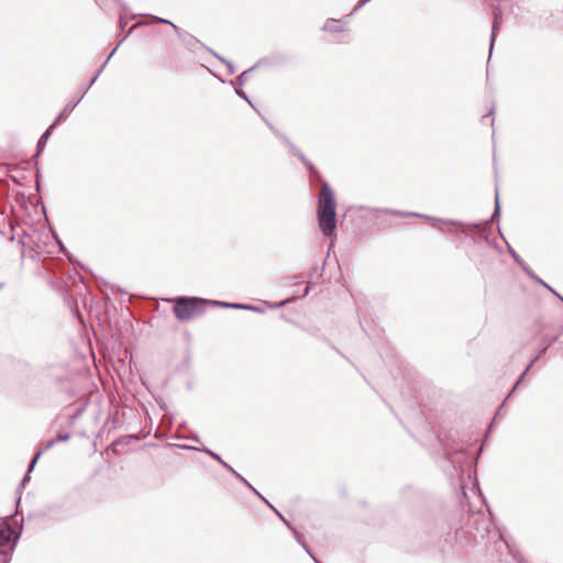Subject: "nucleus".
Wrapping results in <instances>:
<instances>
[{
	"instance_id": "f257e3e1",
	"label": "nucleus",
	"mask_w": 563,
	"mask_h": 563,
	"mask_svg": "<svg viewBox=\"0 0 563 563\" xmlns=\"http://www.w3.org/2000/svg\"><path fill=\"white\" fill-rule=\"evenodd\" d=\"M437 449L433 452L435 463L450 478L462 477L464 467H476L483 448L477 445V437L471 432L449 429L434 433Z\"/></svg>"
},
{
	"instance_id": "f03ea898",
	"label": "nucleus",
	"mask_w": 563,
	"mask_h": 563,
	"mask_svg": "<svg viewBox=\"0 0 563 563\" xmlns=\"http://www.w3.org/2000/svg\"><path fill=\"white\" fill-rule=\"evenodd\" d=\"M489 518L482 510L474 511L471 506L461 503L450 521V529L455 531L456 537L465 542L481 544L485 538L492 534V527L495 525L493 515L488 509Z\"/></svg>"
},
{
	"instance_id": "7ed1b4c3",
	"label": "nucleus",
	"mask_w": 563,
	"mask_h": 563,
	"mask_svg": "<svg viewBox=\"0 0 563 563\" xmlns=\"http://www.w3.org/2000/svg\"><path fill=\"white\" fill-rule=\"evenodd\" d=\"M166 301L173 303V313L180 322H188L202 317L208 308H219L218 299H207L198 296L181 295L168 298Z\"/></svg>"
},
{
	"instance_id": "20e7f679",
	"label": "nucleus",
	"mask_w": 563,
	"mask_h": 563,
	"mask_svg": "<svg viewBox=\"0 0 563 563\" xmlns=\"http://www.w3.org/2000/svg\"><path fill=\"white\" fill-rule=\"evenodd\" d=\"M336 203L334 192L327 181H323L318 199V224L325 236H330L336 229Z\"/></svg>"
},
{
	"instance_id": "39448f33",
	"label": "nucleus",
	"mask_w": 563,
	"mask_h": 563,
	"mask_svg": "<svg viewBox=\"0 0 563 563\" xmlns=\"http://www.w3.org/2000/svg\"><path fill=\"white\" fill-rule=\"evenodd\" d=\"M384 212L388 213V214H396V216L423 217V218H426L428 220H431L433 222H441V223L457 225V227H461L463 229V232L465 234H467V230L473 229L476 233L479 234L481 238H484V239L487 240L488 235L490 233V222L499 220V217H500V203H499L498 191L496 190L494 212H493V214L490 217L489 222H486L484 224H481V223L465 224V223H463L461 221L445 220V219H439V218H430V217H427V216H421L420 213H416V212H402V211L394 210V209H386V210H384Z\"/></svg>"
},
{
	"instance_id": "423d86ee",
	"label": "nucleus",
	"mask_w": 563,
	"mask_h": 563,
	"mask_svg": "<svg viewBox=\"0 0 563 563\" xmlns=\"http://www.w3.org/2000/svg\"><path fill=\"white\" fill-rule=\"evenodd\" d=\"M56 286V290L63 292L66 298L68 306L70 307L71 311L76 313L77 310H79V307L82 306L84 308H88L92 306V295L89 291L88 285L89 284H81L85 292H82V289H79L76 292V296H74V289L73 286L75 284H53ZM76 286H79V284H76Z\"/></svg>"
},
{
	"instance_id": "0eeeda50",
	"label": "nucleus",
	"mask_w": 563,
	"mask_h": 563,
	"mask_svg": "<svg viewBox=\"0 0 563 563\" xmlns=\"http://www.w3.org/2000/svg\"><path fill=\"white\" fill-rule=\"evenodd\" d=\"M77 107V102L74 104H66V107L63 109V111L58 114V117L55 119V121L46 129V131L42 134L40 140L36 144V155L40 156L42 151L44 150L47 140L49 139L53 130L56 128L57 123L65 117H67L70 112L74 111V109Z\"/></svg>"
},
{
	"instance_id": "6e6552de",
	"label": "nucleus",
	"mask_w": 563,
	"mask_h": 563,
	"mask_svg": "<svg viewBox=\"0 0 563 563\" xmlns=\"http://www.w3.org/2000/svg\"><path fill=\"white\" fill-rule=\"evenodd\" d=\"M313 284H305V288L301 292L299 291H292L290 295H288L286 298L279 301H268V300H262L264 307L266 310L269 309H279L285 307L286 305L294 302L297 299H302L311 291Z\"/></svg>"
},
{
	"instance_id": "1a4fd4ad",
	"label": "nucleus",
	"mask_w": 563,
	"mask_h": 563,
	"mask_svg": "<svg viewBox=\"0 0 563 563\" xmlns=\"http://www.w3.org/2000/svg\"><path fill=\"white\" fill-rule=\"evenodd\" d=\"M240 483L245 488H247L252 494H254L264 505H266L288 529H292V525L290 523V521L287 520L286 517L263 494H261L245 477H243Z\"/></svg>"
},
{
	"instance_id": "9d476101",
	"label": "nucleus",
	"mask_w": 563,
	"mask_h": 563,
	"mask_svg": "<svg viewBox=\"0 0 563 563\" xmlns=\"http://www.w3.org/2000/svg\"><path fill=\"white\" fill-rule=\"evenodd\" d=\"M271 130L291 150V152L305 164L307 169L311 173L312 176L320 177L319 172L316 169L313 164L307 159L303 153L289 141L284 134L279 133L272 124L268 123Z\"/></svg>"
},
{
	"instance_id": "9b49d317",
	"label": "nucleus",
	"mask_w": 563,
	"mask_h": 563,
	"mask_svg": "<svg viewBox=\"0 0 563 563\" xmlns=\"http://www.w3.org/2000/svg\"><path fill=\"white\" fill-rule=\"evenodd\" d=\"M494 536L497 537V539L494 542V548L496 551H500L501 548H506L508 550V553L514 559V561H516V563H528L521 551L515 549L507 540H505L504 534L501 533L500 530H496L494 532Z\"/></svg>"
},
{
	"instance_id": "f8f14e48",
	"label": "nucleus",
	"mask_w": 563,
	"mask_h": 563,
	"mask_svg": "<svg viewBox=\"0 0 563 563\" xmlns=\"http://www.w3.org/2000/svg\"><path fill=\"white\" fill-rule=\"evenodd\" d=\"M219 308L222 309H234V310H245V311H252L256 313H265L266 308L264 307L262 300L258 303H247V302H233V301H225V300H219V303H217Z\"/></svg>"
},
{
	"instance_id": "ddd939ff",
	"label": "nucleus",
	"mask_w": 563,
	"mask_h": 563,
	"mask_svg": "<svg viewBox=\"0 0 563 563\" xmlns=\"http://www.w3.org/2000/svg\"><path fill=\"white\" fill-rule=\"evenodd\" d=\"M24 518L22 517L19 522L18 533L13 537V542L4 549H0V563H11L12 554L19 543V540L23 532Z\"/></svg>"
},
{
	"instance_id": "4468645a",
	"label": "nucleus",
	"mask_w": 563,
	"mask_h": 563,
	"mask_svg": "<svg viewBox=\"0 0 563 563\" xmlns=\"http://www.w3.org/2000/svg\"><path fill=\"white\" fill-rule=\"evenodd\" d=\"M140 25V23H136L134 24L130 31L126 33L125 36H123V38L118 43V45L112 49V52L109 54V56L107 57L106 62L103 63V65L101 66V68L98 70V73L92 77L90 78V81L89 84L87 85V87H85L79 96V100H81L84 98V96L87 93V91L90 89V87L96 82L97 78L99 77V75L102 73V70L104 69L106 65L108 64L109 59L114 55V53L117 52L118 47L121 45V43L131 34V32L137 27Z\"/></svg>"
},
{
	"instance_id": "2eb2a0df",
	"label": "nucleus",
	"mask_w": 563,
	"mask_h": 563,
	"mask_svg": "<svg viewBox=\"0 0 563 563\" xmlns=\"http://www.w3.org/2000/svg\"><path fill=\"white\" fill-rule=\"evenodd\" d=\"M18 533L8 522L0 523V549L8 548L13 542V537Z\"/></svg>"
},
{
	"instance_id": "dca6fc26",
	"label": "nucleus",
	"mask_w": 563,
	"mask_h": 563,
	"mask_svg": "<svg viewBox=\"0 0 563 563\" xmlns=\"http://www.w3.org/2000/svg\"><path fill=\"white\" fill-rule=\"evenodd\" d=\"M561 336V333L558 332L555 334H543L540 341V344L538 346L537 353L539 356H543L547 354L548 350L551 347L552 344H554L559 338Z\"/></svg>"
},
{
	"instance_id": "f3484780",
	"label": "nucleus",
	"mask_w": 563,
	"mask_h": 563,
	"mask_svg": "<svg viewBox=\"0 0 563 563\" xmlns=\"http://www.w3.org/2000/svg\"><path fill=\"white\" fill-rule=\"evenodd\" d=\"M503 23V11L499 7H495L493 9V27H492V34H490V51L493 49L496 34Z\"/></svg>"
},
{
	"instance_id": "a211bd4d",
	"label": "nucleus",
	"mask_w": 563,
	"mask_h": 563,
	"mask_svg": "<svg viewBox=\"0 0 563 563\" xmlns=\"http://www.w3.org/2000/svg\"><path fill=\"white\" fill-rule=\"evenodd\" d=\"M212 460L217 461L224 470H227L229 473H231L239 482H241L242 478L244 477L232 465H230L227 461H224L219 453H216V455H212Z\"/></svg>"
},
{
	"instance_id": "6ab92c4d",
	"label": "nucleus",
	"mask_w": 563,
	"mask_h": 563,
	"mask_svg": "<svg viewBox=\"0 0 563 563\" xmlns=\"http://www.w3.org/2000/svg\"><path fill=\"white\" fill-rule=\"evenodd\" d=\"M263 64V59L258 60L254 66L250 67L249 69L244 70L243 73H241L238 77H236V86L238 87H242L247 78H249V75L255 69L257 68L260 65Z\"/></svg>"
},
{
	"instance_id": "aec40b11",
	"label": "nucleus",
	"mask_w": 563,
	"mask_h": 563,
	"mask_svg": "<svg viewBox=\"0 0 563 563\" xmlns=\"http://www.w3.org/2000/svg\"><path fill=\"white\" fill-rule=\"evenodd\" d=\"M528 373H526V371H522L520 373V375L517 377V379L515 380L512 387L510 388V390L508 391L507 396H506V400H509L514 394L516 393V390L521 386V384L525 382L526 377H527Z\"/></svg>"
},
{
	"instance_id": "412c9836",
	"label": "nucleus",
	"mask_w": 563,
	"mask_h": 563,
	"mask_svg": "<svg viewBox=\"0 0 563 563\" xmlns=\"http://www.w3.org/2000/svg\"><path fill=\"white\" fill-rule=\"evenodd\" d=\"M339 21L334 20V19H329L324 25H323V30L327 31V32H332V33H336V32H341V27L338 25Z\"/></svg>"
},
{
	"instance_id": "4be33fe9",
	"label": "nucleus",
	"mask_w": 563,
	"mask_h": 563,
	"mask_svg": "<svg viewBox=\"0 0 563 563\" xmlns=\"http://www.w3.org/2000/svg\"><path fill=\"white\" fill-rule=\"evenodd\" d=\"M153 19L157 23L169 24L174 29V31L178 34V36L181 37L180 29L177 25H175L172 21L159 18V16H153Z\"/></svg>"
},
{
	"instance_id": "5701e85b",
	"label": "nucleus",
	"mask_w": 563,
	"mask_h": 563,
	"mask_svg": "<svg viewBox=\"0 0 563 563\" xmlns=\"http://www.w3.org/2000/svg\"><path fill=\"white\" fill-rule=\"evenodd\" d=\"M70 437L71 434L69 432H60L52 440L54 441L55 444H57L59 442H67L70 439Z\"/></svg>"
},
{
	"instance_id": "b1692460",
	"label": "nucleus",
	"mask_w": 563,
	"mask_h": 563,
	"mask_svg": "<svg viewBox=\"0 0 563 563\" xmlns=\"http://www.w3.org/2000/svg\"><path fill=\"white\" fill-rule=\"evenodd\" d=\"M30 479L31 474L25 472L15 490L22 493V490L24 489L25 485L30 482Z\"/></svg>"
},
{
	"instance_id": "393cba45",
	"label": "nucleus",
	"mask_w": 563,
	"mask_h": 563,
	"mask_svg": "<svg viewBox=\"0 0 563 563\" xmlns=\"http://www.w3.org/2000/svg\"><path fill=\"white\" fill-rule=\"evenodd\" d=\"M54 445H55L54 441L49 440L46 443H44L42 446L38 448V450L36 451V454L42 456L46 451L51 450Z\"/></svg>"
},
{
	"instance_id": "a878e982",
	"label": "nucleus",
	"mask_w": 563,
	"mask_h": 563,
	"mask_svg": "<svg viewBox=\"0 0 563 563\" xmlns=\"http://www.w3.org/2000/svg\"><path fill=\"white\" fill-rule=\"evenodd\" d=\"M40 457H41V456H40L38 454H36V453H35V454L33 455V457L30 460V462H29V464H27V468H26V471H25V472H27V473H30V474H31V473L34 471V468H35V466H36V463L38 462Z\"/></svg>"
},
{
	"instance_id": "bb28decb",
	"label": "nucleus",
	"mask_w": 563,
	"mask_h": 563,
	"mask_svg": "<svg viewBox=\"0 0 563 563\" xmlns=\"http://www.w3.org/2000/svg\"><path fill=\"white\" fill-rule=\"evenodd\" d=\"M22 500V493L15 490V501H14V512L13 515L16 516L20 512V506Z\"/></svg>"
},
{
	"instance_id": "cd10ccee",
	"label": "nucleus",
	"mask_w": 563,
	"mask_h": 563,
	"mask_svg": "<svg viewBox=\"0 0 563 563\" xmlns=\"http://www.w3.org/2000/svg\"><path fill=\"white\" fill-rule=\"evenodd\" d=\"M321 340H323L324 342H327L330 347L335 351V353H338L340 356H342L343 358L347 360L352 365H354L334 344H332L327 338L324 336H319Z\"/></svg>"
},
{
	"instance_id": "c85d7f7f",
	"label": "nucleus",
	"mask_w": 563,
	"mask_h": 563,
	"mask_svg": "<svg viewBox=\"0 0 563 563\" xmlns=\"http://www.w3.org/2000/svg\"><path fill=\"white\" fill-rule=\"evenodd\" d=\"M525 272L528 274V276L533 280V282H543L540 277H538L525 263H523V266H521Z\"/></svg>"
},
{
	"instance_id": "c756f323",
	"label": "nucleus",
	"mask_w": 563,
	"mask_h": 563,
	"mask_svg": "<svg viewBox=\"0 0 563 563\" xmlns=\"http://www.w3.org/2000/svg\"><path fill=\"white\" fill-rule=\"evenodd\" d=\"M235 92H236V95H238L240 98L244 99V100H245V101H247L252 107H254V106H253V103H252V101H251V99L249 98V96L246 95V92L242 89V87H238V88H236V90H235Z\"/></svg>"
},
{
	"instance_id": "7c9ffc66",
	"label": "nucleus",
	"mask_w": 563,
	"mask_h": 563,
	"mask_svg": "<svg viewBox=\"0 0 563 563\" xmlns=\"http://www.w3.org/2000/svg\"><path fill=\"white\" fill-rule=\"evenodd\" d=\"M86 407L85 406H80L78 407L75 412L70 416V423H73L77 418H79L82 412L85 411Z\"/></svg>"
},
{
	"instance_id": "2f4dec72",
	"label": "nucleus",
	"mask_w": 563,
	"mask_h": 563,
	"mask_svg": "<svg viewBox=\"0 0 563 563\" xmlns=\"http://www.w3.org/2000/svg\"><path fill=\"white\" fill-rule=\"evenodd\" d=\"M196 451L205 453L208 456H210L211 459H212V455H216V453H217V452H214L213 450L209 449L206 445H202L201 448H197Z\"/></svg>"
},
{
	"instance_id": "473e14b6",
	"label": "nucleus",
	"mask_w": 563,
	"mask_h": 563,
	"mask_svg": "<svg viewBox=\"0 0 563 563\" xmlns=\"http://www.w3.org/2000/svg\"><path fill=\"white\" fill-rule=\"evenodd\" d=\"M214 56L217 58H219L222 63H224L229 69V74H234L235 69H234V66L232 65V63H230L229 60H227L225 58L223 57H220L219 55L214 54Z\"/></svg>"
},
{
	"instance_id": "72a5a7b5",
	"label": "nucleus",
	"mask_w": 563,
	"mask_h": 563,
	"mask_svg": "<svg viewBox=\"0 0 563 563\" xmlns=\"http://www.w3.org/2000/svg\"><path fill=\"white\" fill-rule=\"evenodd\" d=\"M541 356H539V354L537 353V355L534 357H532L529 363L526 365L525 369L526 373H529L530 369L533 367V365L539 361Z\"/></svg>"
},
{
	"instance_id": "f704fd0d",
	"label": "nucleus",
	"mask_w": 563,
	"mask_h": 563,
	"mask_svg": "<svg viewBox=\"0 0 563 563\" xmlns=\"http://www.w3.org/2000/svg\"><path fill=\"white\" fill-rule=\"evenodd\" d=\"M158 406L165 412V415H168L170 420H173L174 416L169 413L167 404L164 400H161L158 401Z\"/></svg>"
},
{
	"instance_id": "c9c22d12",
	"label": "nucleus",
	"mask_w": 563,
	"mask_h": 563,
	"mask_svg": "<svg viewBox=\"0 0 563 563\" xmlns=\"http://www.w3.org/2000/svg\"><path fill=\"white\" fill-rule=\"evenodd\" d=\"M185 439H187V440H191V441H195V442H198V443H200V442H201V439H200V437L198 435V433H197V432H194V431H192V432H190V434H189V435H187Z\"/></svg>"
},
{
	"instance_id": "e433bc0d",
	"label": "nucleus",
	"mask_w": 563,
	"mask_h": 563,
	"mask_svg": "<svg viewBox=\"0 0 563 563\" xmlns=\"http://www.w3.org/2000/svg\"><path fill=\"white\" fill-rule=\"evenodd\" d=\"M509 253L511 254V256L514 257V260L520 265V266H523V261L519 257V255L512 250L509 247Z\"/></svg>"
},
{
	"instance_id": "4c0bfd02",
	"label": "nucleus",
	"mask_w": 563,
	"mask_h": 563,
	"mask_svg": "<svg viewBox=\"0 0 563 563\" xmlns=\"http://www.w3.org/2000/svg\"><path fill=\"white\" fill-rule=\"evenodd\" d=\"M508 401H509V400H506V398L504 399V401L501 402V405L498 407L497 412H496V415H495V418H494V419H496V418H497V416H499L500 413H503V412H504V410L506 409V406H507V402H508Z\"/></svg>"
},
{
	"instance_id": "58836bf2",
	"label": "nucleus",
	"mask_w": 563,
	"mask_h": 563,
	"mask_svg": "<svg viewBox=\"0 0 563 563\" xmlns=\"http://www.w3.org/2000/svg\"><path fill=\"white\" fill-rule=\"evenodd\" d=\"M508 401H509V400H506V398L504 399V401L501 402V405L498 407L497 412H496V415H495V418H494V419H496V418H497V416H499L500 413H503V412H504V410L506 409V406H507V402H508Z\"/></svg>"
},
{
	"instance_id": "ea45409f",
	"label": "nucleus",
	"mask_w": 563,
	"mask_h": 563,
	"mask_svg": "<svg viewBox=\"0 0 563 563\" xmlns=\"http://www.w3.org/2000/svg\"><path fill=\"white\" fill-rule=\"evenodd\" d=\"M539 285L542 287V289H543L544 291H550V292H552V294H554V295L559 296V295H558V292H556L554 289H552V288H551L550 284L544 283V284H539Z\"/></svg>"
},
{
	"instance_id": "a19ab883",
	"label": "nucleus",
	"mask_w": 563,
	"mask_h": 563,
	"mask_svg": "<svg viewBox=\"0 0 563 563\" xmlns=\"http://www.w3.org/2000/svg\"><path fill=\"white\" fill-rule=\"evenodd\" d=\"M175 446L181 449V450H195L197 449V446H194V445H188V444H176Z\"/></svg>"
},
{
	"instance_id": "79ce46f5",
	"label": "nucleus",
	"mask_w": 563,
	"mask_h": 563,
	"mask_svg": "<svg viewBox=\"0 0 563 563\" xmlns=\"http://www.w3.org/2000/svg\"><path fill=\"white\" fill-rule=\"evenodd\" d=\"M371 0H361L356 7L354 8V12L358 11L361 8H363L366 3H368Z\"/></svg>"
},
{
	"instance_id": "37998d69",
	"label": "nucleus",
	"mask_w": 563,
	"mask_h": 563,
	"mask_svg": "<svg viewBox=\"0 0 563 563\" xmlns=\"http://www.w3.org/2000/svg\"><path fill=\"white\" fill-rule=\"evenodd\" d=\"M289 530L292 532V536L296 539V541H299V539L302 538V536L295 529L294 526H292V529H289Z\"/></svg>"
},
{
	"instance_id": "c03bdc74",
	"label": "nucleus",
	"mask_w": 563,
	"mask_h": 563,
	"mask_svg": "<svg viewBox=\"0 0 563 563\" xmlns=\"http://www.w3.org/2000/svg\"><path fill=\"white\" fill-rule=\"evenodd\" d=\"M306 553H307V554H308V555L313 560V562L316 563V560H318V559L314 556V554H313V552L311 551V549H310V550H308Z\"/></svg>"
},
{
	"instance_id": "a18cd8bd",
	"label": "nucleus",
	"mask_w": 563,
	"mask_h": 563,
	"mask_svg": "<svg viewBox=\"0 0 563 563\" xmlns=\"http://www.w3.org/2000/svg\"><path fill=\"white\" fill-rule=\"evenodd\" d=\"M545 327H547L545 322H544L543 320H540V321H539V328H540V330H541V331H543V330L545 329Z\"/></svg>"
},
{
	"instance_id": "49530a36",
	"label": "nucleus",
	"mask_w": 563,
	"mask_h": 563,
	"mask_svg": "<svg viewBox=\"0 0 563 563\" xmlns=\"http://www.w3.org/2000/svg\"><path fill=\"white\" fill-rule=\"evenodd\" d=\"M493 112H494V108H492V109H490V111H489V113H488V114L483 115L482 120H483V121H484V120H486L490 114H493Z\"/></svg>"
},
{
	"instance_id": "de8ad7c7",
	"label": "nucleus",
	"mask_w": 563,
	"mask_h": 563,
	"mask_svg": "<svg viewBox=\"0 0 563 563\" xmlns=\"http://www.w3.org/2000/svg\"><path fill=\"white\" fill-rule=\"evenodd\" d=\"M302 547V549L307 552L308 550H310V548L308 547V544L306 542L301 543L300 544Z\"/></svg>"
},
{
	"instance_id": "09e8293b",
	"label": "nucleus",
	"mask_w": 563,
	"mask_h": 563,
	"mask_svg": "<svg viewBox=\"0 0 563 563\" xmlns=\"http://www.w3.org/2000/svg\"><path fill=\"white\" fill-rule=\"evenodd\" d=\"M302 547V549L307 552L308 550H310V548L308 547V544L306 542L301 543L300 544Z\"/></svg>"
},
{
	"instance_id": "8fccbe9b",
	"label": "nucleus",
	"mask_w": 563,
	"mask_h": 563,
	"mask_svg": "<svg viewBox=\"0 0 563 563\" xmlns=\"http://www.w3.org/2000/svg\"><path fill=\"white\" fill-rule=\"evenodd\" d=\"M76 102H77V104L80 102L79 98H78L77 100H76V99H73V102H69L68 104H74V103H76Z\"/></svg>"
},
{
	"instance_id": "3c124183",
	"label": "nucleus",
	"mask_w": 563,
	"mask_h": 563,
	"mask_svg": "<svg viewBox=\"0 0 563 563\" xmlns=\"http://www.w3.org/2000/svg\"><path fill=\"white\" fill-rule=\"evenodd\" d=\"M120 27H121V29H123V27H124V23H123L122 18L120 19Z\"/></svg>"
},
{
	"instance_id": "603ef678",
	"label": "nucleus",
	"mask_w": 563,
	"mask_h": 563,
	"mask_svg": "<svg viewBox=\"0 0 563 563\" xmlns=\"http://www.w3.org/2000/svg\"><path fill=\"white\" fill-rule=\"evenodd\" d=\"M104 285L107 286L108 284H104ZM109 285L111 286V289L114 290L117 284H109Z\"/></svg>"
},
{
	"instance_id": "864d4df0",
	"label": "nucleus",
	"mask_w": 563,
	"mask_h": 563,
	"mask_svg": "<svg viewBox=\"0 0 563 563\" xmlns=\"http://www.w3.org/2000/svg\"><path fill=\"white\" fill-rule=\"evenodd\" d=\"M280 318H282V319H284V320H286V321L288 320V319L286 318V314H285V313H282V314H280Z\"/></svg>"
},
{
	"instance_id": "5fc2aeb1",
	"label": "nucleus",
	"mask_w": 563,
	"mask_h": 563,
	"mask_svg": "<svg viewBox=\"0 0 563 563\" xmlns=\"http://www.w3.org/2000/svg\"><path fill=\"white\" fill-rule=\"evenodd\" d=\"M463 499L467 500V495L464 490H463Z\"/></svg>"
},
{
	"instance_id": "6e6d98bb",
	"label": "nucleus",
	"mask_w": 563,
	"mask_h": 563,
	"mask_svg": "<svg viewBox=\"0 0 563 563\" xmlns=\"http://www.w3.org/2000/svg\"><path fill=\"white\" fill-rule=\"evenodd\" d=\"M34 516H35V515L30 514V515L27 516V519L30 520V519H32Z\"/></svg>"
},
{
	"instance_id": "4d7b16f0",
	"label": "nucleus",
	"mask_w": 563,
	"mask_h": 563,
	"mask_svg": "<svg viewBox=\"0 0 563 563\" xmlns=\"http://www.w3.org/2000/svg\"><path fill=\"white\" fill-rule=\"evenodd\" d=\"M38 187H40V180H38V178H37V179H36V188L38 189Z\"/></svg>"
},
{
	"instance_id": "13d9d810",
	"label": "nucleus",
	"mask_w": 563,
	"mask_h": 563,
	"mask_svg": "<svg viewBox=\"0 0 563 563\" xmlns=\"http://www.w3.org/2000/svg\"><path fill=\"white\" fill-rule=\"evenodd\" d=\"M299 544L303 543L305 541L301 539H299V541H297Z\"/></svg>"
},
{
	"instance_id": "bf43d9fd",
	"label": "nucleus",
	"mask_w": 563,
	"mask_h": 563,
	"mask_svg": "<svg viewBox=\"0 0 563 563\" xmlns=\"http://www.w3.org/2000/svg\"><path fill=\"white\" fill-rule=\"evenodd\" d=\"M316 563H322L320 560H316Z\"/></svg>"
},
{
	"instance_id": "052dcab7",
	"label": "nucleus",
	"mask_w": 563,
	"mask_h": 563,
	"mask_svg": "<svg viewBox=\"0 0 563 563\" xmlns=\"http://www.w3.org/2000/svg\"><path fill=\"white\" fill-rule=\"evenodd\" d=\"M316 563H322L320 560H316Z\"/></svg>"
},
{
	"instance_id": "680f3d73",
	"label": "nucleus",
	"mask_w": 563,
	"mask_h": 563,
	"mask_svg": "<svg viewBox=\"0 0 563 563\" xmlns=\"http://www.w3.org/2000/svg\"><path fill=\"white\" fill-rule=\"evenodd\" d=\"M316 563H322L320 560H316Z\"/></svg>"
},
{
	"instance_id": "e2e57ef3",
	"label": "nucleus",
	"mask_w": 563,
	"mask_h": 563,
	"mask_svg": "<svg viewBox=\"0 0 563 563\" xmlns=\"http://www.w3.org/2000/svg\"><path fill=\"white\" fill-rule=\"evenodd\" d=\"M316 563H322L320 560H316Z\"/></svg>"
},
{
	"instance_id": "0e129e2a",
	"label": "nucleus",
	"mask_w": 563,
	"mask_h": 563,
	"mask_svg": "<svg viewBox=\"0 0 563 563\" xmlns=\"http://www.w3.org/2000/svg\"><path fill=\"white\" fill-rule=\"evenodd\" d=\"M3 285H4V284H0V289L2 288V286H3Z\"/></svg>"
},
{
	"instance_id": "69168bd1",
	"label": "nucleus",
	"mask_w": 563,
	"mask_h": 563,
	"mask_svg": "<svg viewBox=\"0 0 563 563\" xmlns=\"http://www.w3.org/2000/svg\"><path fill=\"white\" fill-rule=\"evenodd\" d=\"M561 298V300L563 301V297L559 296Z\"/></svg>"
}]
</instances>
